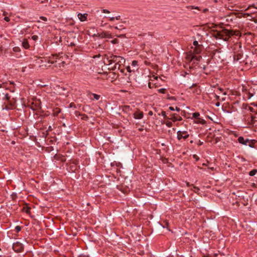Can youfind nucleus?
<instances>
[{
	"mask_svg": "<svg viewBox=\"0 0 257 257\" xmlns=\"http://www.w3.org/2000/svg\"><path fill=\"white\" fill-rule=\"evenodd\" d=\"M235 35L232 30H228L225 29L217 31L215 36L217 39H222L225 41L229 40L231 36Z\"/></svg>",
	"mask_w": 257,
	"mask_h": 257,
	"instance_id": "nucleus-1",
	"label": "nucleus"
},
{
	"mask_svg": "<svg viewBox=\"0 0 257 257\" xmlns=\"http://www.w3.org/2000/svg\"><path fill=\"white\" fill-rule=\"evenodd\" d=\"M107 59L109 66L112 65L113 63L123 65L125 62V60L123 57L113 54L109 56Z\"/></svg>",
	"mask_w": 257,
	"mask_h": 257,
	"instance_id": "nucleus-2",
	"label": "nucleus"
},
{
	"mask_svg": "<svg viewBox=\"0 0 257 257\" xmlns=\"http://www.w3.org/2000/svg\"><path fill=\"white\" fill-rule=\"evenodd\" d=\"M234 51L233 59L234 61H239L242 57V51L241 44L240 43H236L233 47Z\"/></svg>",
	"mask_w": 257,
	"mask_h": 257,
	"instance_id": "nucleus-3",
	"label": "nucleus"
},
{
	"mask_svg": "<svg viewBox=\"0 0 257 257\" xmlns=\"http://www.w3.org/2000/svg\"><path fill=\"white\" fill-rule=\"evenodd\" d=\"M244 120L249 127L257 126V120L255 116L247 115L245 116Z\"/></svg>",
	"mask_w": 257,
	"mask_h": 257,
	"instance_id": "nucleus-4",
	"label": "nucleus"
},
{
	"mask_svg": "<svg viewBox=\"0 0 257 257\" xmlns=\"http://www.w3.org/2000/svg\"><path fill=\"white\" fill-rule=\"evenodd\" d=\"M13 248L15 251L17 252H21L24 249V245L20 242H16L14 243L13 245Z\"/></svg>",
	"mask_w": 257,
	"mask_h": 257,
	"instance_id": "nucleus-5",
	"label": "nucleus"
},
{
	"mask_svg": "<svg viewBox=\"0 0 257 257\" xmlns=\"http://www.w3.org/2000/svg\"><path fill=\"white\" fill-rule=\"evenodd\" d=\"M177 139L179 140H181L182 139H186L189 136V135L187 131H178L177 132Z\"/></svg>",
	"mask_w": 257,
	"mask_h": 257,
	"instance_id": "nucleus-6",
	"label": "nucleus"
},
{
	"mask_svg": "<svg viewBox=\"0 0 257 257\" xmlns=\"http://www.w3.org/2000/svg\"><path fill=\"white\" fill-rule=\"evenodd\" d=\"M109 69H111L112 70H115L116 69H118L119 70L121 73H123L124 71V69L123 68V65L118 64H114L113 66H110Z\"/></svg>",
	"mask_w": 257,
	"mask_h": 257,
	"instance_id": "nucleus-7",
	"label": "nucleus"
},
{
	"mask_svg": "<svg viewBox=\"0 0 257 257\" xmlns=\"http://www.w3.org/2000/svg\"><path fill=\"white\" fill-rule=\"evenodd\" d=\"M249 140L248 139H244L243 137H238L237 140H238V142L242 144V145H245V146H247L248 143L249 142Z\"/></svg>",
	"mask_w": 257,
	"mask_h": 257,
	"instance_id": "nucleus-8",
	"label": "nucleus"
},
{
	"mask_svg": "<svg viewBox=\"0 0 257 257\" xmlns=\"http://www.w3.org/2000/svg\"><path fill=\"white\" fill-rule=\"evenodd\" d=\"M144 113L142 111L139 110L136 111L134 113V117L135 119H140L143 117Z\"/></svg>",
	"mask_w": 257,
	"mask_h": 257,
	"instance_id": "nucleus-9",
	"label": "nucleus"
},
{
	"mask_svg": "<svg viewBox=\"0 0 257 257\" xmlns=\"http://www.w3.org/2000/svg\"><path fill=\"white\" fill-rule=\"evenodd\" d=\"M78 18L81 22H84L86 21L88 14L87 13L81 14L79 13L77 15Z\"/></svg>",
	"mask_w": 257,
	"mask_h": 257,
	"instance_id": "nucleus-10",
	"label": "nucleus"
},
{
	"mask_svg": "<svg viewBox=\"0 0 257 257\" xmlns=\"http://www.w3.org/2000/svg\"><path fill=\"white\" fill-rule=\"evenodd\" d=\"M22 45L23 47L26 49H28L30 47L29 43L28 42V41L26 39H24L22 42Z\"/></svg>",
	"mask_w": 257,
	"mask_h": 257,
	"instance_id": "nucleus-11",
	"label": "nucleus"
},
{
	"mask_svg": "<svg viewBox=\"0 0 257 257\" xmlns=\"http://www.w3.org/2000/svg\"><path fill=\"white\" fill-rule=\"evenodd\" d=\"M100 36L101 38H112L111 34L107 32H102Z\"/></svg>",
	"mask_w": 257,
	"mask_h": 257,
	"instance_id": "nucleus-12",
	"label": "nucleus"
},
{
	"mask_svg": "<svg viewBox=\"0 0 257 257\" xmlns=\"http://www.w3.org/2000/svg\"><path fill=\"white\" fill-rule=\"evenodd\" d=\"M256 142L257 141L255 140H249V142L248 143L247 146H248L251 148H255L254 145Z\"/></svg>",
	"mask_w": 257,
	"mask_h": 257,
	"instance_id": "nucleus-13",
	"label": "nucleus"
},
{
	"mask_svg": "<svg viewBox=\"0 0 257 257\" xmlns=\"http://www.w3.org/2000/svg\"><path fill=\"white\" fill-rule=\"evenodd\" d=\"M61 109L58 107L54 108L53 109V115L55 116H57L61 112Z\"/></svg>",
	"mask_w": 257,
	"mask_h": 257,
	"instance_id": "nucleus-14",
	"label": "nucleus"
},
{
	"mask_svg": "<svg viewBox=\"0 0 257 257\" xmlns=\"http://www.w3.org/2000/svg\"><path fill=\"white\" fill-rule=\"evenodd\" d=\"M57 59L56 57L55 56H53L51 58H50L48 61V63H50V64H54L56 63H57V60H56Z\"/></svg>",
	"mask_w": 257,
	"mask_h": 257,
	"instance_id": "nucleus-15",
	"label": "nucleus"
},
{
	"mask_svg": "<svg viewBox=\"0 0 257 257\" xmlns=\"http://www.w3.org/2000/svg\"><path fill=\"white\" fill-rule=\"evenodd\" d=\"M0 88H5L6 89H8L9 88L8 83L3 82L2 83H0Z\"/></svg>",
	"mask_w": 257,
	"mask_h": 257,
	"instance_id": "nucleus-16",
	"label": "nucleus"
},
{
	"mask_svg": "<svg viewBox=\"0 0 257 257\" xmlns=\"http://www.w3.org/2000/svg\"><path fill=\"white\" fill-rule=\"evenodd\" d=\"M122 110L123 111L127 113L131 110V107L128 105H124L122 106Z\"/></svg>",
	"mask_w": 257,
	"mask_h": 257,
	"instance_id": "nucleus-17",
	"label": "nucleus"
},
{
	"mask_svg": "<svg viewBox=\"0 0 257 257\" xmlns=\"http://www.w3.org/2000/svg\"><path fill=\"white\" fill-rule=\"evenodd\" d=\"M202 49V45H200V46H198V47H197L195 48V49H194V52L196 54H199L201 52Z\"/></svg>",
	"mask_w": 257,
	"mask_h": 257,
	"instance_id": "nucleus-18",
	"label": "nucleus"
},
{
	"mask_svg": "<svg viewBox=\"0 0 257 257\" xmlns=\"http://www.w3.org/2000/svg\"><path fill=\"white\" fill-rule=\"evenodd\" d=\"M202 58V57L201 56H196V55H193L191 57V60H195L196 61H200V59Z\"/></svg>",
	"mask_w": 257,
	"mask_h": 257,
	"instance_id": "nucleus-19",
	"label": "nucleus"
},
{
	"mask_svg": "<svg viewBox=\"0 0 257 257\" xmlns=\"http://www.w3.org/2000/svg\"><path fill=\"white\" fill-rule=\"evenodd\" d=\"M90 94H91L92 95H93L94 99H95V100H97L100 97V96L99 95L97 94L92 93H91V92H90Z\"/></svg>",
	"mask_w": 257,
	"mask_h": 257,
	"instance_id": "nucleus-20",
	"label": "nucleus"
},
{
	"mask_svg": "<svg viewBox=\"0 0 257 257\" xmlns=\"http://www.w3.org/2000/svg\"><path fill=\"white\" fill-rule=\"evenodd\" d=\"M257 173V169H253L251 171L249 172V175L250 176H253Z\"/></svg>",
	"mask_w": 257,
	"mask_h": 257,
	"instance_id": "nucleus-21",
	"label": "nucleus"
},
{
	"mask_svg": "<svg viewBox=\"0 0 257 257\" xmlns=\"http://www.w3.org/2000/svg\"><path fill=\"white\" fill-rule=\"evenodd\" d=\"M200 116V113L199 112H196L192 114V116L194 118L199 119V116Z\"/></svg>",
	"mask_w": 257,
	"mask_h": 257,
	"instance_id": "nucleus-22",
	"label": "nucleus"
},
{
	"mask_svg": "<svg viewBox=\"0 0 257 257\" xmlns=\"http://www.w3.org/2000/svg\"><path fill=\"white\" fill-rule=\"evenodd\" d=\"M177 115V114H176V113H171L170 115V117H169L168 119H171V120H172V121H174V119L173 118H176Z\"/></svg>",
	"mask_w": 257,
	"mask_h": 257,
	"instance_id": "nucleus-23",
	"label": "nucleus"
},
{
	"mask_svg": "<svg viewBox=\"0 0 257 257\" xmlns=\"http://www.w3.org/2000/svg\"><path fill=\"white\" fill-rule=\"evenodd\" d=\"M31 208L29 207H27L26 208H24L23 210L27 214L30 213V210Z\"/></svg>",
	"mask_w": 257,
	"mask_h": 257,
	"instance_id": "nucleus-24",
	"label": "nucleus"
},
{
	"mask_svg": "<svg viewBox=\"0 0 257 257\" xmlns=\"http://www.w3.org/2000/svg\"><path fill=\"white\" fill-rule=\"evenodd\" d=\"M21 227L19 225H18V226H16L15 228V230L16 231V232L17 233H18L19 232H20L21 230Z\"/></svg>",
	"mask_w": 257,
	"mask_h": 257,
	"instance_id": "nucleus-25",
	"label": "nucleus"
},
{
	"mask_svg": "<svg viewBox=\"0 0 257 257\" xmlns=\"http://www.w3.org/2000/svg\"><path fill=\"white\" fill-rule=\"evenodd\" d=\"M173 119H174V121H181L182 119V117L178 115H177L176 117L175 118H173Z\"/></svg>",
	"mask_w": 257,
	"mask_h": 257,
	"instance_id": "nucleus-26",
	"label": "nucleus"
},
{
	"mask_svg": "<svg viewBox=\"0 0 257 257\" xmlns=\"http://www.w3.org/2000/svg\"><path fill=\"white\" fill-rule=\"evenodd\" d=\"M158 91L159 92V93H166V89L165 88H161V89H159L158 90Z\"/></svg>",
	"mask_w": 257,
	"mask_h": 257,
	"instance_id": "nucleus-27",
	"label": "nucleus"
},
{
	"mask_svg": "<svg viewBox=\"0 0 257 257\" xmlns=\"http://www.w3.org/2000/svg\"><path fill=\"white\" fill-rule=\"evenodd\" d=\"M198 121L197 122V123H201V124H205L206 121L204 119H202V118H199L198 119Z\"/></svg>",
	"mask_w": 257,
	"mask_h": 257,
	"instance_id": "nucleus-28",
	"label": "nucleus"
},
{
	"mask_svg": "<svg viewBox=\"0 0 257 257\" xmlns=\"http://www.w3.org/2000/svg\"><path fill=\"white\" fill-rule=\"evenodd\" d=\"M13 49V51L15 52H19L21 51V49L19 47H15Z\"/></svg>",
	"mask_w": 257,
	"mask_h": 257,
	"instance_id": "nucleus-29",
	"label": "nucleus"
},
{
	"mask_svg": "<svg viewBox=\"0 0 257 257\" xmlns=\"http://www.w3.org/2000/svg\"><path fill=\"white\" fill-rule=\"evenodd\" d=\"M249 109L251 112H254L255 114H256L257 110H256V108H253L251 107H249Z\"/></svg>",
	"mask_w": 257,
	"mask_h": 257,
	"instance_id": "nucleus-30",
	"label": "nucleus"
},
{
	"mask_svg": "<svg viewBox=\"0 0 257 257\" xmlns=\"http://www.w3.org/2000/svg\"><path fill=\"white\" fill-rule=\"evenodd\" d=\"M110 42L113 44H118V43L119 41L117 39H114L111 40Z\"/></svg>",
	"mask_w": 257,
	"mask_h": 257,
	"instance_id": "nucleus-31",
	"label": "nucleus"
},
{
	"mask_svg": "<svg viewBox=\"0 0 257 257\" xmlns=\"http://www.w3.org/2000/svg\"><path fill=\"white\" fill-rule=\"evenodd\" d=\"M82 115V119H83V120H87L88 118V116L85 114H81Z\"/></svg>",
	"mask_w": 257,
	"mask_h": 257,
	"instance_id": "nucleus-32",
	"label": "nucleus"
},
{
	"mask_svg": "<svg viewBox=\"0 0 257 257\" xmlns=\"http://www.w3.org/2000/svg\"><path fill=\"white\" fill-rule=\"evenodd\" d=\"M161 114H162V116H164V118H167V119L169 118V117L167 116L166 112L165 111H163V110L162 111Z\"/></svg>",
	"mask_w": 257,
	"mask_h": 257,
	"instance_id": "nucleus-33",
	"label": "nucleus"
},
{
	"mask_svg": "<svg viewBox=\"0 0 257 257\" xmlns=\"http://www.w3.org/2000/svg\"><path fill=\"white\" fill-rule=\"evenodd\" d=\"M31 38L34 41H37L38 39V36L37 35H33L32 36Z\"/></svg>",
	"mask_w": 257,
	"mask_h": 257,
	"instance_id": "nucleus-34",
	"label": "nucleus"
},
{
	"mask_svg": "<svg viewBox=\"0 0 257 257\" xmlns=\"http://www.w3.org/2000/svg\"><path fill=\"white\" fill-rule=\"evenodd\" d=\"M5 99L7 100H8V101L10 100L11 97H10V96L9 95V94L8 93H6L5 94Z\"/></svg>",
	"mask_w": 257,
	"mask_h": 257,
	"instance_id": "nucleus-35",
	"label": "nucleus"
},
{
	"mask_svg": "<svg viewBox=\"0 0 257 257\" xmlns=\"http://www.w3.org/2000/svg\"><path fill=\"white\" fill-rule=\"evenodd\" d=\"M199 188L197 187H196V186H194L193 187V191L195 192H197L198 191H199Z\"/></svg>",
	"mask_w": 257,
	"mask_h": 257,
	"instance_id": "nucleus-36",
	"label": "nucleus"
},
{
	"mask_svg": "<svg viewBox=\"0 0 257 257\" xmlns=\"http://www.w3.org/2000/svg\"><path fill=\"white\" fill-rule=\"evenodd\" d=\"M166 124L168 127H171L172 125V123L170 121H167L166 123Z\"/></svg>",
	"mask_w": 257,
	"mask_h": 257,
	"instance_id": "nucleus-37",
	"label": "nucleus"
},
{
	"mask_svg": "<svg viewBox=\"0 0 257 257\" xmlns=\"http://www.w3.org/2000/svg\"><path fill=\"white\" fill-rule=\"evenodd\" d=\"M132 65L134 66H136L138 65V61L136 60H134L132 61Z\"/></svg>",
	"mask_w": 257,
	"mask_h": 257,
	"instance_id": "nucleus-38",
	"label": "nucleus"
},
{
	"mask_svg": "<svg viewBox=\"0 0 257 257\" xmlns=\"http://www.w3.org/2000/svg\"><path fill=\"white\" fill-rule=\"evenodd\" d=\"M193 44L194 46H195L196 47L200 46V45H198V42L197 41H194L193 43Z\"/></svg>",
	"mask_w": 257,
	"mask_h": 257,
	"instance_id": "nucleus-39",
	"label": "nucleus"
},
{
	"mask_svg": "<svg viewBox=\"0 0 257 257\" xmlns=\"http://www.w3.org/2000/svg\"><path fill=\"white\" fill-rule=\"evenodd\" d=\"M40 19L42 20V21H47V18L45 17H43V16H41L40 17Z\"/></svg>",
	"mask_w": 257,
	"mask_h": 257,
	"instance_id": "nucleus-40",
	"label": "nucleus"
},
{
	"mask_svg": "<svg viewBox=\"0 0 257 257\" xmlns=\"http://www.w3.org/2000/svg\"><path fill=\"white\" fill-rule=\"evenodd\" d=\"M69 107H74V108H75L76 107L75 104L74 103L72 102V103H71L69 104Z\"/></svg>",
	"mask_w": 257,
	"mask_h": 257,
	"instance_id": "nucleus-41",
	"label": "nucleus"
},
{
	"mask_svg": "<svg viewBox=\"0 0 257 257\" xmlns=\"http://www.w3.org/2000/svg\"><path fill=\"white\" fill-rule=\"evenodd\" d=\"M102 12L103 13H107V14L110 13V12L108 10H106V9H103L102 10Z\"/></svg>",
	"mask_w": 257,
	"mask_h": 257,
	"instance_id": "nucleus-42",
	"label": "nucleus"
},
{
	"mask_svg": "<svg viewBox=\"0 0 257 257\" xmlns=\"http://www.w3.org/2000/svg\"><path fill=\"white\" fill-rule=\"evenodd\" d=\"M4 20L7 22H9L10 21V19L8 17H5L4 18Z\"/></svg>",
	"mask_w": 257,
	"mask_h": 257,
	"instance_id": "nucleus-43",
	"label": "nucleus"
},
{
	"mask_svg": "<svg viewBox=\"0 0 257 257\" xmlns=\"http://www.w3.org/2000/svg\"><path fill=\"white\" fill-rule=\"evenodd\" d=\"M188 8H191V9H198V10H199L198 7H195H195H194V6H189V7H188Z\"/></svg>",
	"mask_w": 257,
	"mask_h": 257,
	"instance_id": "nucleus-44",
	"label": "nucleus"
},
{
	"mask_svg": "<svg viewBox=\"0 0 257 257\" xmlns=\"http://www.w3.org/2000/svg\"><path fill=\"white\" fill-rule=\"evenodd\" d=\"M115 20L114 17H109V20L110 21H113Z\"/></svg>",
	"mask_w": 257,
	"mask_h": 257,
	"instance_id": "nucleus-45",
	"label": "nucleus"
},
{
	"mask_svg": "<svg viewBox=\"0 0 257 257\" xmlns=\"http://www.w3.org/2000/svg\"><path fill=\"white\" fill-rule=\"evenodd\" d=\"M114 18H115V20H119L120 19V16H116V17H114Z\"/></svg>",
	"mask_w": 257,
	"mask_h": 257,
	"instance_id": "nucleus-46",
	"label": "nucleus"
},
{
	"mask_svg": "<svg viewBox=\"0 0 257 257\" xmlns=\"http://www.w3.org/2000/svg\"><path fill=\"white\" fill-rule=\"evenodd\" d=\"M47 1H48V0H41L40 1V2L41 4H43V3H45L47 2Z\"/></svg>",
	"mask_w": 257,
	"mask_h": 257,
	"instance_id": "nucleus-47",
	"label": "nucleus"
},
{
	"mask_svg": "<svg viewBox=\"0 0 257 257\" xmlns=\"http://www.w3.org/2000/svg\"><path fill=\"white\" fill-rule=\"evenodd\" d=\"M126 70H127V71L128 72H131V68H130V66H127V67H126Z\"/></svg>",
	"mask_w": 257,
	"mask_h": 257,
	"instance_id": "nucleus-48",
	"label": "nucleus"
},
{
	"mask_svg": "<svg viewBox=\"0 0 257 257\" xmlns=\"http://www.w3.org/2000/svg\"><path fill=\"white\" fill-rule=\"evenodd\" d=\"M169 109L170 110H171V111H174V110H175V108H174L173 107H172V106H170V107H169Z\"/></svg>",
	"mask_w": 257,
	"mask_h": 257,
	"instance_id": "nucleus-49",
	"label": "nucleus"
},
{
	"mask_svg": "<svg viewBox=\"0 0 257 257\" xmlns=\"http://www.w3.org/2000/svg\"><path fill=\"white\" fill-rule=\"evenodd\" d=\"M175 110H176L177 111L179 112L180 111V108L178 107H176V108H175Z\"/></svg>",
	"mask_w": 257,
	"mask_h": 257,
	"instance_id": "nucleus-50",
	"label": "nucleus"
},
{
	"mask_svg": "<svg viewBox=\"0 0 257 257\" xmlns=\"http://www.w3.org/2000/svg\"><path fill=\"white\" fill-rule=\"evenodd\" d=\"M148 114H149V115H150V116L153 115V111H150L149 112V113H148Z\"/></svg>",
	"mask_w": 257,
	"mask_h": 257,
	"instance_id": "nucleus-51",
	"label": "nucleus"
},
{
	"mask_svg": "<svg viewBox=\"0 0 257 257\" xmlns=\"http://www.w3.org/2000/svg\"><path fill=\"white\" fill-rule=\"evenodd\" d=\"M52 130V127H51V126H49L48 127V128L47 131H49V132H50V131H51Z\"/></svg>",
	"mask_w": 257,
	"mask_h": 257,
	"instance_id": "nucleus-52",
	"label": "nucleus"
},
{
	"mask_svg": "<svg viewBox=\"0 0 257 257\" xmlns=\"http://www.w3.org/2000/svg\"><path fill=\"white\" fill-rule=\"evenodd\" d=\"M117 37H119V38H123L124 37V35L122 34V35H117Z\"/></svg>",
	"mask_w": 257,
	"mask_h": 257,
	"instance_id": "nucleus-53",
	"label": "nucleus"
},
{
	"mask_svg": "<svg viewBox=\"0 0 257 257\" xmlns=\"http://www.w3.org/2000/svg\"><path fill=\"white\" fill-rule=\"evenodd\" d=\"M215 105L216 106H219L220 105V102H216L215 104Z\"/></svg>",
	"mask_w": 257,
	"mask_h": 257,
	"instance_id": "nucleus-54",
	"label": "nucleus"
},
{
	"mask_svg": "<svg viewBox=\"0 0 257 257\" xmlns=\"http://www.w3.org/2000/svg\"><path fill=\"white\" fill-rule=\"evenodd\" d=\"M114 28L115 29H121V28H119V27L117 26L114 27Z\"/></svg>",
	"mask_w": 257,
	"mask_h": 257,
	"instance_id": "nucleus-55",
	"label": "nucleus"
},
{
	"mask_svg": "<svg viewBox=\"0 0 257 257\" xmlns=\"http://www.w3.org/2000/svg\"><path fill=\"white\" fill-rule=\"evenodd\" d=\"M196 86V84H193L190 87V88H192V87Z\"/></svg>",
	"mask_w": 257,
	"mask_h": 257,
	"instance_id": "nucleus-56",
	"label": "nucleus"
},
{
	"mask_svg": "<svg viewBox=\"0 0 257 257\" xmlns=\"http://www.w3.org/2000/svg\"><path fill=\"white\" fill-rule=\"evenodd\" d=\"M215 97L217 99H219V96L217 95H215Z\"/></svg>",
	"mask_w": 257,
	"mask_h": 257,
	"instance_id": "nucleus-57",
	"label": "nucleus"
},
{
	"mask_svg": "<svg viewBox=\"0 0 257 257\" xmlns=\"http://www.w3.org/2000/svg\"><path fill=\"white\" fill-rule=\"evenodd\" d=\"M218 89L220 91H222L223 90V89L221 88H219Z\"/></svg>",
	"mask_w": 257,
	"mask_h": 257,
	"instance_id": "nucleus-58",
	"label": "nucleus"
},
{
	"mask_svg": "<svg viewBox=\"0 0 257 257\" xmlns=\"http://www.w3.org/2000/svg\"><path fill=\"white\" fill-rule=\"evenodd\" d=\"M10 84H14V83L13 82H10Z\"/></svg>",
	"mask_w": 257,
	"mask_h": 257,
	"instance_id": "nucleus-59",
	"label": "nucleus"
},
{
	"mask_svg": "<svg viewBox=\"0 0 257 257\" xmlns=\"http://www.w3.org/2000/svg\"><path fill=\"white\" fill-rule=\"evenodd\" d=\"M223 94H224V95H226V92H224V93H223Z\"/></svg>",
	"mask_w": 257,
	"mask_h": 257,
	"instance_id": "nucleus-60",
	"label": "nucleus"
},
{
	"mask_svg": "<svg viewBox=\"0 0 257 257\" xmlns=\"http://www.w3.org/2000/svg\"><path fill=\"white\" fill-rule=\"evenodd\" d=\"M39 106H38L37 107L36 109L38 108H39Z\"/></svg>",
	"mask_w": 257,
	"mask_h": 257,
	"instance_id": "nucleus-61",
	"label": "nucleus"
},
{
	"mask_svg": "<svg viewBox=\"0 0 257 257\" xmlns=\"http://www.w3.org/2000/svg\"><path fill=\"white\" fill-rule=\"evenodd\" d=\"M211 170H213V168H211Z\"/></svg>",
	"mask_w": 257,
	"mask_h": 257,
	"instance_id": "nucleus-62",
	"label": "nucleus"
},
{
	"mask_svg": "<svg viewBox=\"0 0 257 257\" xmlns=\"http://www.w3.org/2000/svg\"><path fill=\"white\" fill-rule=\"evenodd\" d=\"M36 1H39V2H40L41 0H36Z\"/></svg>",
	"mask_w": 257,
	"mask_h": 257,
	"instance_id": "nucleus-63",
	"label": "nucleus"
},
{
	"mask_svg": "<svg viewBox=\"0 0 257 257\" xmlns=\"http://www.w3.org/2000/svg\"><path fill=\"white\" fill-rule=\"evenodd\" d=\"M2 49V47H1V46H0V49Z\"/></svg>",
	"mask_w": 257,
	"mask_h": 257,
	"instance_id": "nucleus-64",
	"label": "nucleus"
}]
</instances>
